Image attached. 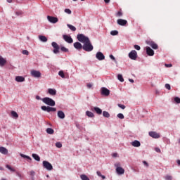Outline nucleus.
<instances>
[{
    "label": "nucleus",
    "instance_id": "1",
    "mask_svg": "<svg viewBox=\"0 0 180 180\" xmlns=\"http://www.w3.org/2000/svg\"><path fill=\"white\" fill-rule=\"evenodd\" d=\"M83 50L87 52L92 51V50H94V46H92L91 40L89 39L84 44Z\"/></svg>",
    "mask_w": 180,
    "mask_h": 180
},
{
    "label": "nucleus",
    "instance_id": "21",
    "mask_svg": "<svg viewBox=\"0 0 180 180\" xmlns=\"http://www.w3.org/2000/svg\"><path fill=\"white\" fill-rule=\"evenodd\" d=\"M58 117H59V119H65V114L64 113V112L59 110L58 111Z\"/></svg>",
    "mask_w": 180,
    "mask_h": 180
},
{
    "label": "nucleus",
    "instance_id": "55",
    "mask_svg": "<svg viewBox=\"0 0 180 180\" xmlns=\"http://www.w3.org/2000/svg\"><path fill=\"white\" fill-rule=\"evenodd\" d=\"M36 99H37V101H41L43 98H40L39 96H36Z\"/></svg>",
    "mask_w": 180,
    "mask_h": 180
},
{
    "label": "nucleus",
    "instance_id": "60",
    "mask_svg": "<svg viewBox=\"0 0 180 180\" xmlns=\"http://www.w3.org/2000/svg\"><path fill=\"white\" fill-rule=\"evenodd\" d=\"M112 157H115H115H117V153H113V154H112Z\"/></svg>",
    "mask_w": 180,
    "mask_h": 180
},
{
    "label": "nucleus",
    "instance_id": "13",
    "mask_svg": "<svg viewBox=\"0 0 180 180\" xmlns=\"http://www.w3.org/2000/svg\"><path fill=\"white\" fill-rule=\"evenodd\" d=\"M147 44H148V46H150V47H152V49H153V50H157L158 49V45L153 41H148L147 42Z\"/></svg>",
    "mask_w": 180,
    "mask_h": 180
},
{
    "label": "nucleus",
    "instance_id": "50",
    "mask_svg": "<svg viewBox=\"0 0 180 180\" xmlns=\"http://www.w3.org/2000/svg\"><path fill=\"white\" fill-rule=\"evenodd\" d=\"M134 49H136V50H141V47H140V46H139V45H134Z\"/></svg>",
    "mask_w": 180,
    "mask_h": 180
},
{
    "label": "nucleus",
    "instance_id": "5",
    "mask_svg": "<svg viewBox=\"0 0 180 180\" xmlns=\"http://www.w3.org/2000/svg\"><path fill=\"white\" fill-rule=\"evenodd\" d=\"M41 109L42 110H44V112H56L57 110V108H53V107H50V106H46V105H43L41 107Z\"/></svg>",
    "mask_w": 180,
    "mask_h": 180
},
{
    "label": "nucleus",
    "instance_id": "18",
    "mask_svg": "<svg viewBox=\"0 0 180 180\" xmlns=\"http://www.w3.org/2000/svg\"><path fill=\"white\" fill-rule=\"evenodd\" d=\"M149 136H150V137H152L153 139H160V134L155 131L149 132Z\"/></svg>",
    "mask_w": 180,
    "mask_h": 180
},
{
    "label": "nucleus",
    "instance_id": "45",
    "mask_svg": "<svg viewBox=\"0 0 180 180\" xmlns=\"http://www.w3.org/2000/svg\"><path fill=\"white\" fill-rule=\"evenodd\" d=\"M118 108H120L121 109H126V105L123 104H117Z\"/></svg>",
    "mask_w": 180,
    "mask_h": 180
},
{
    "label": "nucleus",
    "instance_id": "17",
    "mask_svg": "<svg viewBox=\"0 0 180 180\" xmlns=\"http://www.w3.org/2000/svg\"><path fill=\"white\" fill-rule=\"evenodd\" d=\"M73 46H74L75 49H76V50H78L79 51L82 50V49H83L82 44H81V43H79V42L74 43Z\"/></svg>",
    "mask_w": 180,
    "mask_h": 180
},
{
    "label": "nucleus",
    "instance_id": "4",
    "mask_svg": "<svg viewBox=\"0 0 180 180\" xmlns=\"http://www.w3.org/2000/svg\"><path fill=\"white\" fill-rule=\"evenodd\" d=\"M115 167H116V172L118 175H123L124 174V169L120 167V162L115 163Z\"/></svg>",
    "mask_w": 180,
    "mask_h": 180
},
{
    "label": "nucleus",
    "instance_id": "15",
    "mask_svg": "<svg viewBox=\"0 0 180 180\" xmlns=\"http://www.w3.org/2000/svg\"><path fill=\"white\" fill-rule=\"evenodd\" d=\"M146 54L149 56L150 57H153L154 56V50H153L149 46H146Z\"/></svg>",
    "mask_w": 180,
    "mask_h": 180
},
{
    "label": "nucleus",
    "instance_id": "53",
    "mask_svg": "<svg viewBox=\"0 0 180 180\" xmlns=\"http://www.w3.org/2000/svg\"><path fill=\"white\" fill-rule=\"evenodd\" d=\"M155 151H156V153H161V149H160L159 148H155Z\"/></svg>",
    "mask_w": 180,
    "mask_h": 180
},
{
    "label": "nucleus",
    "instance_id": "19",
    "mask_svg": "<svg viewBox=\"0 0 180 180\" xmlns=\"http://www.w3.org/2000/svg\"><path fill=\"white\" fill-rule=\"evenodd\" d=\"M48 93L49 95H51L52 96H56V95H57V91L54 89H49Z\"/></svg>",
    "mask_w": 180,
    "mask_h": 180
},
{
    "label": "nucleus",
    "instance_id": "42",
    "mask_svg": "<svg viewBox=\"0 0 180 180\" xmlns=\"http://www.w3.org/2000/svg\"><path fill=\"white\" fill-rule=\"evenodd\" d=\"M56 146L58 148H61V147H63V144L60 143V142H57L56 143Z\"/></svg>",
    "mask_w": 180,
    "mask_h": 180
},
{
    "label": "nucleus",
    "instance_id": "54",
    "mask_svg": "<svg viewBox=\"0 0 180 180\" xmlns=\"http://www.w3.org/2000/svg\"><path fill=\"white\" fill-rule=\"evenodd\" d=\"M165 67H167L168 68H170V67H172V64H165Z\"/></svg>",
    "mask_w": 180,
    "mask_h": 180
},
{
    "label": "nucleus",
    "instance_id": "25",
    "mask_svg": "<svg viewBox=\"0 0 180 180\" xmlns=\"http://www.w3.org/2000/svg\"><path fill=\"white\" fill-rule=\"evenodd\" d=\"M39 39L43 43H46V41H47V40H48L47 37H46V36H44V35H39Z\"/></svg>",
    "mask_w": 180,
    "mask_h": 180
},
{
    "label": "nucleus",
    "instance_id": "37",
    "mask_svg": "<svg viewBox=\"0 0 180 180\" xmlns=\"http://www.w3.org/2000/svg\"><path fill=\"white\" fill-rule=\"evenodd\" d=\"M58 75L61 77V78H65V75H64V71L63 70L58 72Z\"/></svg>",
    "mask_w": 180,
    "mask_h": 180
},
{
    "label": "nucleus",
    "instance_id": "63",
    "mask_svg": "<svg viewBox=\"0 0 180 180\" xmlns=\"http://www.w3.org/2000/svg\"><path fill=\"white\" fill-rule=\"evenodd\" d=\"M177 164H178V165L180 166V160H177Z\"/></svg>",
    "mask_w": 180,
    "mask_h": 180
},
{
    "label": "nucleus",
    "instance_id": "8",
    "mask_svg": "<svg viewBox=\"0 0 180 180\" xmlns=\"http://www.w3.org/2000/svg\"><path fill=\"white\" fill-rule=\"evenodd\" d=\"M43 167L44 168H46V169H48V171H51V169H53V165L46 160L43 161Z\"/></svg>",
    "mask_w": 180,
    "mask_h": 180
},
{
    "label": "nucleus",
    "instance_id": "27",
    "mask_svg": "<svg viewBox=\"0 0 180 180\" xmlns=\"http://www.w3.org/2000/svg\"><path fill=\"white\" fill-rule=\"evenodd\" d=\"M32 157L35 160V161H40V156L36 153H33L32 155Z\"/></svg>",
    "mask_w": 180,
    "mask_h": 180
},
{
    "label": "nucleus",
    "instance_id": "3",
    "mask_svg": "<svg viewBox=\"0 0 180 180\" xmlns=\"http://www.w3.org/2000/svg\"><path fill=\"white\" fill-rule=\"evenodd\" d=\"M77 40L79 41H80V43H86L87 41H89V38L85 35H84V34H77Z\"/></svg>",
    "mask_w": 180,
    "mask_h": 180
},
{
    "label": "nucleus",
    "instance_id": "57",
    "mask_svg": "<svg viewBox=\"0 0 180 180\" xmlns=\"http://www.w3.org/2000/svg\"><path fill=\"white\" fill-rule=\"evenodd\" d=\"M143 164H144V165L148 167V163L146 161H143Z\"/></svg>",
    "mask_w": 180,
    "mask_h": 180
},
{
    "label": "nucleus",
    "instance_id": "16",
    "mask_svg": "<svg viewBox=\"0 0 180 180\" xmlns=\"http://www.w3.org/2000/svg\"><path fill=\"white\" fill-rule=\"evenodd\" d=\"M117 25H120V26H126L127 25V20L124 19H118L117 20Z\"/></svg>",
    "mask_w": 180,
    "mask_h": 180
},
{
    "label": "nucleus",
    "instance_id": "35",
    "mask_svg": "<svg viewBox=\"0 0 180 180\" xmlns=\"http://www.w3.org/2000/svg\"><path fill=\"white\" fill-rule=\"evenodd\" d=\"M111 36H117L119 34V32L117 30H112L110 32Z\"/></svg>",
    "mask_w": 180,
    "mask_h": 180
},
{
    "label": "nucleus",
    "instance_id": "36",
    "mask_svg": "<svg viewBox=\"0 0 180 180\" xmlns=\"http://www.w3.org/2000/svg\"><path fill=\"white\" fill-rule=\"evenodd\" d=\"M103 116L104 117H110V114L108 112V111H103Z\"/></svg>",
    "mask_w": 180,
    "mask_h": 180
},
{
    "label": "nucleus",
    "instance_id": "40",
    "mask_svg": "<svg viewBox=\"0 0 180 180\" xmlns=\"http://www.w3.org/2000/svg\"><path fill=\"white\" fill-rule=\"evenodd\" d=\"M80 178L82 180H89V179L85 174H82L80 176Z\"/></svg>",
    "mask_w": 180,
    "mask_h": 180
},
{
    "label": "nucleus",
    "instance_id": "20",
    "mask_svg": "<svg viewBox=\"0 0 180 180\" xmlns=\"http://www.w3.org/2000/svg\"><path fill=\"white\" fill-rule=\"evenodd\" d=\"M131 144L133 147H140L141 146L140 141L137 140L134 141L133 142L131 143Z\"/></svg>",
    "mask_w": 180,
    "mask_h": 180
},
{
    "label": "nucleus",
    "instance_id": "32",
    "mask_svg": "<svg viewBox=\"0 0 180 180\" xmlns=\"http://www.w3.org/2000/svg\"><path fill=\"white\" fill-rule=\"evenodd\" d=\"M46 133L48 134H54V129H53L51 128H47L46 129Z\"/></svg>",
    "mask_w": 180,
    "mask_h": 180
},
{
    "label": "nucleus",
    "instance_id": "49",
    "mask_svg": "<svg viewBox=\"0 0 180 180\" xmlns=\"http://www.w3.org/2000/svg\"><path fill=\"white\" fill-rule=\"evenodd\" d=\"M165 88L166 89H168L169 91L171 90V85H169V84H165Z\"/></svg>",
    "mask_w": 180,
    "mask_h": 180
},
{
    "label": "nucleus",
    "instance_id": "64",
    "mask_svg": "<svg viewBox=\"0 0 180 180\" xmlns=\"http://www.w3.org/2000/svg\"><path fill=\"white\" fill-rule=\"evenodd\" d=\"M0 171H4V167H0Z\"/></svg>",
    "mask_w": 180,
    "mask_h": 180
},
{
    "label": "nucleus",
    "instance_id": "2",
    "mask_svg": "<svg viewBox=\"0 0 180 180\" xmlns=\"http://www.w3.org/2000/svg\"><path fill=\"white\" fill-rule=\"evenodd\" d=\"M42 102L49 106H56V101L51 98L45 97L41 99Z\"/></svg>",
    "mask_w": 180,
    "mask_h": 180
},
{
    "label": "nucleus",
    "instance_id": "14",
    "mask_svg": "<svg viewBox=\"0 0 180 180\" xmlns=\"http://www.w3.org/2000/svg\"><path fill=\"white\" fill-rule=\"evenodd\" d=\"M47 19L51 23H57V22H58V18L56 17L48 15Z\"/></svg>",
    "mask_w": 180,
    "mask_h": 180
},
{
    "label": "nucleus",
    "instance_id": "22",
    "mask_svg": "<svg viewBox=\"0 0 180 180\" xmlns=\"http://www.w3.org/2000/svg\"><path fill=\"white\" fill-rule=\"evenodd\" d=\"M0 153L1 154H4V155H6V154H8V149H6V148H5L4 146H1L0 147Z\"/></svg>",
    "mask_w": 180,
    "mask_h": 180
},
{
    "label": "nucleus",
    "instance_id": "52",
    "mask_svg": "<svg viewBox=\"0 0 180 180\" xmlns=\"http://www.w3.org/2000/svg\"><path fill=\"white\" fill-rule=\"evenodd\" d=\"M110 58H111V60H113V61H116V58H115V56H113V55H110Z\"/></svg>",
    "mask_w": 180,
    "mask_h": 180
},
{
    "label": "nucleus",
    "instance_id": "33",
    "mask_svg": "<svg viewBox=\"0 0 180 180\" xmlns=\"http://www.w3.org/2000/svg\"><path fill=\"white\" fill-rule=\"evenodd\" d=\"M86 116H88V117H94V112H90V111H86Z\"/></svg>",
    "mask_w": 180,
    "mask_h": 180
},
{
    "label": "nucleus",
    "instance_id": "24",
    "mask_svg": "<svg viewBox=\"0 0 180 180\" xmlns=\"http://www.w3.org/2000/svg\"><path fill=\"white\" fill-rule=\"evenodd\" d=\"M6 64V59L2 58V56H0V67H4Z\"/></svg>",
    "mask_w": 180,
    "mask_h": 180
},
{
    "label": "nucleus",
    "instance_id": "9",
    "mask_svg": "<svg viewBox=\"0 0 180 180\" xmlns=\"http://www.w3.org/2000/svg\"><path fill=\"white\" fill-rule=\"evenodd\" d=\"M51 45H52V47H53L54 49H53L54 54H57L60 53V46H58L57 42H52Z\"/></svg>",
    "mask_w": 180,
    "mask_h": 180
},
{
    "label": "nucleus",
    "instance_id": "30",
    "mask_svg": "<svg viewBox=\"0 0 180 180\" xmlns=\"http://www.w3.org/2000/svg\"><path fill=\"white\" fill-rule=\"evenodd\" d=\"M94 110L98 115H102V110L98 107H94Z\"/></svg>",
    "mask_w": 180,
    "mask_h": 180
},
{
    "label": "nucleus",
    "instance_id": "34",
    "mask_svg": "<svg viewBox=\"0 0 180 180\" xmlns=\"http://www.w3.org/2000/svg\"><path fill=\"white\" fill-rule=\"evenodd\" d=\"M6 167H7L8 169H9V171H11V172H16V169L12 168V167H11V165H7Z\"/></svg>",
    "mask_w": 180,
    "mask_h": 180
},
{
    "label": "nucleus",
    "instance_id": "10",
    "mask_svg": "<svg viewBox=\"0 0 180 180\" xmlns=\"http://www.w3.org/2000/svg\"><path fill=\"white\" fill-rule=\"evenodd\" d=\"M101 95H103L104 96H109V95H110V91L106 87H103L101 88Z\"/></svg>",
    "mask_w": 180,
    "mask_h": 180
},
{
    "label": "nucleus",
    "instance_id": "58",
    "mask_svg": "<svg viewBox=\"0 0 180 180\" xmlns=\"http://www.w3.org/2000/svg\"><path fill=\"white\" fill-rule=\"evenodd\" d=\"M104 2L105 4H109V2H110V0H104Z\"/></svg>",
    "mask_w": 180,
    "mask_h": 180
},
{
    "label": "nucleus",
    "instance_id": "47",
    "mask_svg": "<svg viewBox=\"0 0 180 180\" xmlns=\"http://www.w3.org/2000/svg\"><path fill=\"white\" fill-rule=\"evenodd\" d=\"M117 117H118L119 119H124V115H123V114H122V113H119V114L117 115Z\"/></svg>",
    "mask_w": 180,
    "mask_h": 180
},
{
    "label": "nucleus",
    "instance_id": "6",
    "mask_svg": "<svg viewBox=\"0 0 180 180\" xmlns=\"http://www.w3.org/2000/svg\"><path fill=\"white\" fill-rule=\"evenodd\" d=\"M137 57L139 56L137 55V51L136 50H132L129 53V58L131 60H137Z\"/></svg>",
    "mask_w": 180,
    "mask_h": 180
},
{
    "label": "nucleus",
    "instance_id": "56",
    "mask_svg": "<svg viewBox=\"0 0 180 180\" xmlns=\"http://www.w3.org/2000/svg\"><path fill=\"white\" fill-rule=\"evenodd\" d=\"M91 86H92V84L91 83L87 84V88H89V89H90Z\"/></svg>",
    "mask_w": 180,
    "mask_h": 180
},
{
    "label": "nucleus",
    "instance_id": "51",
    "mask_svg": "<svg viewBox=\"0 0 180 180\" xmlns=\"http://www.w3.org/2000/svg\"><path fill=\"white\" fill-rule=\"evenodd\" d=\"M122 15H123V13H122V11H118L116 15V16H122Z\"/></svg>",
    "mask_w": 180,
    "mask_h": 180
},
{
    "label": "nucleus",
    "instance_id": "43",
    "mask_svg": "<svg viewBox=\"0 0 180 180\" xmlns=\"http://www.w3.org/2000/svg\"><path fill=\"white\" fill-rule=\"evenodd\" d=\"M65 13H68V15H71V13H72V12L70 10V8H65Z\"/></svg>",
    "mask_w": 180,
    "mask_h": 180
},
{
    "label": "nucleus",
    "instance_id": "31",
    "mask_svg": "<svg viewBox=\"0 0 180 180\" xmlns=\"http://www.w3.org/2000/svg\"><path fill=\"white\" fill-rule=\"evenodd\" d=\"M67 26L70 29V30H72V32H75L77 30V28L70 24H68Z\"/></svg>",
    "mask_w": 180,
    "mask_h": 180
},
{
    "label": "nucleus",
    "instance_id": "48",
    "mask_svg": "<svg viewBox=\"0 0 180 180\" xmlns=\"http://www.w3.org/2000/svg\"><path fill=\"white\" fill-rule=\"evenodd\" d=\"M22 53L24 54L25 56H29V51L23 50Z\"/></svg>",
    "mask_w": 180,
    "mask_h": 180
},
{
    "label": "nucleus",
    "instance_id": "26",
    "mask_svg": "<svg viewBox=\"0 0 180 180\" xmlns=\"http://www.w3.org/2000/svg\"><path fill=\"white\" fill-rule=\"evenodd\" d=\"M20 157H22V158H26L27 160H28V162H32V158H30V156L24 155L22 153H20Z\"/></svg>",
    "mask_w": 180,
    "mask_h": 180
},
{
    "label": "nucleus",
    "instance_id": "46",
    "mask_svg": "<svg viewBox=\"0 0 180 180\" xmlns=\"http://www.w3.org/2000/svg\"><path fill=\"white\" fill-rule=\"evenodd\" d=\"M174 102H176V103H180V98L179 97H175L174 98Z\"/></svg>",
    "mask_w": 180,
    "mask_h": 180
},
{
    "label": "nucleus",
    "instance_id": "39",
    "mask_svg": "<svg viewBox=\"0 0 180 180\" xmlns=\"http://www.w3.org/2000/svg\"><path fill=\"white\" fill-rule=\"evenodd\" d=\"M98 176H101L102 178V179H105L106 176H105L104 175H102V173H101V172L97 171L96 172Z\"/></svg>",
    "mask_w": 180,
    "mask_h": 180
},
{
    "label": "nucleus",
    "instance_id": "41",
    "mask_svg": "<svg viewBox=\"0 0 180 180\" xmlns=\"http://www.w3.org/2000/svg\"><path fill=\"white\" fill-rule=\"evenodd\" d=\"M61 51L63 53H68V49L65 48V46H62L60 48Z\"/></svg>",
    "mask_w": 180,
    "mask_h": 180
},
{
    "label": "nucleus",
    "instance_id": "12",
    "mask_svg": "<svg viewBox=\"0 0 180 180\" xmlns=\"http://www.w3.org/2000/svg\"><path fill=\"white\" fill-rule=\"evenodd\" d=\"M96 58H97V60H99V61H102V60L105 59V55H103L102 52L99 51L96 53Z\"/></svg>",
    "mask_w": 180,
    "mask_h": 180
},
{
    "label": "nucleus",
    "instance_id": "29",
    "mask_svg": "<svg viewBox=\"0 0 180 180\" xmlns=\"http://www.w3.org/2000/svg\"><path fill=\"white\" fill-rule=\"evenodd\" d=\"M29 175L32 176V180H34V176L36 175V172H34V170H31L29 172Z\"/></svg>",
    "mask_w": 180,
    "mask_h": 180
},
{
    "label": "nucleus",
    "instance_id": "38",
    "mask_svg": "<svg viewBox=\"0 0 180 180\" xmlns=\"http://www.w3.org/2000/svg\"><path fill=\"white\" fill-rule=\"evenodd\" d=\"M117 78H118L119 81H120V82H124V79H123V76L122 75L119 74L117 75Z\"/></svg>",
    "mask_w": 180,
    "mask_h": 180
},
{
    "label": "nucleus",
    "instance_id": "11",
    "mask_svg": "<svg viewBox=\"0 0 180 180\" xmlns=\"http://www.w3.org/2000/svg\"><path fill=\"white\" fill-rule=\"evenodd\" d=\"M63 39L65 40V41H66V43H69L70 44H71V43L74 42V40L70 35L65 34L63 36Z\"/></svg>",
    "mask_w": 180,
    "mask_h": 180
},
{
    "label": "nucleus",
    "instance_id": "44",
    "mask_svg": "<svg viewBox=\"0 0 180 180\" xmlns=\"http://www.w3.org/2000/svg\"><path fill=\"white\" fill-rule=\"evenodd\" d=\"M165 179L166 180H172V176L166 175V176H165Z\"/></svg>",
    "mask_w": 180,
    "mask_h": 180
},
{
    "label": "nucleus",
    "instance_id": "23",
    "mask_svg": "<svg viewBox=\"0 0 180 180\" xmlns=\"http://www.w3.org/2000/svg\"><path fill=\"white\" fill-rule=\"evenodd\" d=\"M15 81L17 82H25V77L22 76H17L15 77Z\"/></svg>",
    "mask_w": 180,
    "mask_h": 180
},
{
    "label": "nucleus",
    "instance_id": "61",
    "mask_svg": "<svg viewBox=\"0 0 180 180\" xmlns=\"http://www.w3.org/2000/svg\"><path fill=\"white\" fill-rule=\"evenodd\" d=\"M129 81L132 83L134 82V80H133V79H129Z\"/></svg>",
    "mask_w": 180,
    "mask_h": 180
},
{
    "label": "nucleus",
    "instance_id": "7",
    "mask_svg": "<svg viewBox=\"0 0 180 180\" xmlns=\"http://www.w3.org/2000/svg\"><path fill=\"white\" fill-rule=\"evenodd\" d=\"M31 76L34 78H40L41 77V73L39 70H31Z\"/></svg>",
    "mask_w": 180,
    "mask_h": 180
},
{
    "label": "nucleus",
    "instance_id": "62",
    "mask_svg": "<svg viewBox=\"0 0 180 180\" xmlns=\"http://www.w3.org/2000/svg\"><path fill=\"white\" fill-rule=\"evenodd\" d=\"M7 2H8V4H12V0H7Z\"/></svg>",
    "mask_w": 180,
    "mask_h": 180
},
{
    "label": "nucleus",
    "instance_id": "28",
    "mask_svg": "<svg viewBox=\"0 0 180 180\" xmlns=\"http://www.w3.org/2000/svg\"><path fill=\"white\" fill-rule=\"evenodd\" d=\"M11 116L15 119H18V117H19V115H18V112H16V111L14 110L11 111Z\"/></svg>",
    "mask_w": 180,
    "mask_h": 180
},
{
    "label": "nucleus",
    "instance_id": "59",
    "mask_svg": "<svg viewBox=\"0 0 180 180\" xmlns=\"http://www.w3.org/2000/svg\"><path fill=\"white\" fill-rule=\"evenodd\" d=\"M15 13L18 15V16H19V15H22V12H16Z\"/></svg>",
    "mask_w": 180,
    "mask_h": 180
}]
</instances>
